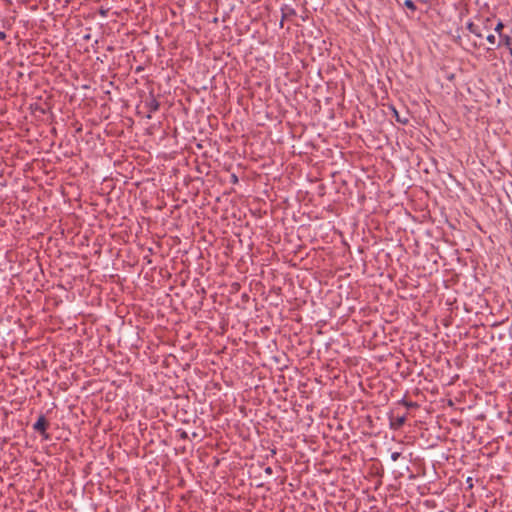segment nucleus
Here are the masks:
<instances>
[{"instance_id": "nucleus-1", "label": "nucleus", "mask_w": 512, "mask_h": 512, "mask_svg": "<svg viewBox=\"0 0 512 512\" xmlns=\"http://www.w3.org/2000/svg\"><path fill=\"white\" fill-rule=\"evenodd\" d=\"M493 21L490 18L481 20L479 23L468 22L467 29L470 33L474 34L477 38L483 39L485 33L492 29Z\"/></svg>"}, {"instance_id": "nucleus-2", "label": "nucleus", "mask_w": 512, "mask_h": 512, "mask_svg": "<svg viewBox=\"0 0 512 512\" xmlns=\"http://www.w3.org/2000/svg\"><path fill=\"white\" fill-rule=\"evenodd\" d=\"M49 427V422L45 418L44 415H40L37 419V421L33 425V429L37 432H39L44 439H48L49 435L47 434L46 430Z\"/></svg>"}, {"instance_id": "nucleus-3", "label": "nucleus", "mask_w": 512, "mask_h": 512, "mask_svg": "<svg viewBox=\"0 0 512 512\" xmlns=\"http://www.w3.org/2000/svg\"><path fill=\"white\" fill-rule=\"evenodd\" d=\"M406 414L402 416L394 417L392 414L389 415V427L392 430H399L406 422Z\"/></svg>"}, {"instance_id": "nucleus-4", "label": "nucleus", "mask_w": 512, "mask_h": 512, "mask_svg": "<svg viewBox=\"0 0 512 512\" xmlns=\"http://www.w3.org/2000/svg\"><path fill=\"white\" fill-rule=\"evenodd\" d=\"M145 106L148 108L150 113H153L159 110L160 103L153 94H150L149 99L145 102Z\"/></svg>"}, {"instance_id": "nucleus-5", "label": "nucleus", "mask_w": 512, "mask_h": 512, "mask_svg": "<svg viewBox=\"0 0 512 512\" xmlns=\"http://www.w3.org/2000/svg\"><path fill=\"white\" fill-rule=\"evenodd\" d=\"M281 12H282V18H281V21H280V26L283 27V22L285 19H288L292 16H295L296 15V11L295 9L285 5L284 7L281 8Z\"/></svg>"}, {"instance_id": "nucleus-6", "label": "nucleus", "mask_w": 512, "mask_h": 512, "mask_svg": "<svg viewBox=\"0 0 512 512\" xmlns=\"http://www.w3.org/2000/svg\"><path fill=\"white\" fill-rule=\"evenodd\" d=\"M500 40L499 42L497 43V47H500V46H506L508 48H510V46L512 45V38L508 35H505V34H500Z\"/></svg>"}, {"instance_id": "nucleus-7", "label": "nucleus", "mask_w": 512, "mask_h": 512, "mask_svg": "<svg viewBox=\"0 0 512 512\" xmlns=\"http://www.w3.org/2000/svg\"><path fill=\"white\" fill-rule=\"evenodd\" d=\"M399 404L405 406L408 409H410V408H418L419 407L417 402L407 401L406 399H401L399 401Z\"/></svg>"}, {"instance_id": "nucleus-8", "label": "nucleus", "mask_w": 512, "mask_h": 512, "mask_svg": "<svg viewBox=\"0 0 512 512\" xmlns=\"http://www.w3.org/2000/svg\"><path fill=\"white\" fill-rule=\"evenodd\" d=\"M404 5L411 11H416L417 7L412 0H405Z\"/></svg>"}, {"instance_id": "nucleus-9", "label": "nucleus", "mask_w": 512, "mask_h": 512, "mask_svg": "<svg viewBox=\"0 0 512 512\" xmlns=\"http://www.w3.org/2000/svg\"><path fill=\"white\" fill-rule=\"evenodd\" d=\"M503 28H504V24H503L501 21H499V22L496 24V26L494 27V30H495V32H497V33H498V35L500 36V34H503V33H502Z\"/></svg>"}, {"instance_id": "nucleus-10", "label": "nucleus", "mask_w": 512, "mask_h": 512, "mask_svg": "<svg viewBox=\"0 0 512 512\" xmlns=\"http://www.w3.org/2000/svg\"><path fill=\"white\" fill-rule=\"evenodd\" d=\"M486 40H487V41H488L492 46L497 45V44H496V38H495V36H494L493 34H487V36H486Z\"/></svg>"}, {"instance_id": "nucleus-11", "label": "nucleus", "mask_w": 512, "mask_h": 512, "mask_svg": "<svg viewBox=\"0 0 512 512\" xmlns=\"http://www.w3.org/2000/svg\"><path fill=\"white\" fill-rule=\"evenodd\" d=\"M179 436H180V438H181L182 440H187V439H188V434H187V432H186V431H184V430H180V431H179Z\"/></svg>"}, {"instance_id": "nucleus-12", "label": "nucleus", "mask_w": 512, "mask_h": 512, "mask_svg": "<svg viewBox=\"0 0 512 512\" xmlns=\"http://www.w3.org/2000/svg\"><path fill=\"white\" fill-rule=\"evenodd\" d=\"M400 456H401L400 452H393L391 454V459H392V461H397L400 458Z\"/></svg>"}, {"instance_id": "nucleus-13", "label": "nucleus", "mask_w": 512, "mask_h": 512, "mask_svg": "<svg viewBox=\"0 0 512 512\" xmlns=\"http://www.w3.org/2000/svg\"><path fill=\"white\" fill-rule=\"evenodd\" d=\"M393 111H394V114L396 116V119H397V122H400V123H403L405 124L407 122V120H401L398 116V112L396 111V109L393 108Z\"/></svg>"}, {"instance_id": "nucleus-14", "label": "nucleus", "mask_w": 512, "mask_h": 512, "mask_svg": "<svg viewBox=\"0 0 512 512\" xmlns=\"http://www.w3.org/2000/svg\"><path fill=\"white\" fill-rule=\"evenodd\" d=\"M265 473L268 474V475H271L273 473V470L271 467H266L265 468Z\"/></svg>"}, {"instance_id": "nucleus-15", "label": "nucleus", "mask_w": 512, "mask_h": 512, "mask_svg": "<svg viewBox=\"0 0 512 512\" xmlns=\"http://www.w3.org/2000/svg\"><path fill=\"white\" fill-rule=\"evenodd\" d=\"M6 39V33L4 31H0V40Z\"/></svg>"}, {"instance_id": "nucleus-16", "label": "nucleus", "mask_w": 512, "mask_h": 512, "mask_svg": "<svg viewBox=\"0 0 512 512\" xmlns=\"http://www.w3.org/2000/svg\"><path fill=\"white\" fill-rule=\"evenodd\" d=\"M232 182H233V183H237V182H238V178H237V176H236V175H234V174L232 175Z\"/></svg>"}, {"instance_id": "nucleus-17", "label": "nucleus", "mask_w": 512, "mask_h": 512, "mask_svg": "<svg viewBox=\"0 0 512 512\" xmlns=\"http://www.w3.org/2000/svg\"><path fill=\"white\" fill-rule=\"evenodd\" d=\"M276 454V449H272L271 450V455H275Z\"/></svg>"}, {"instance_id": "nucleus-18", "label": "nucleus", "mask_w": 512, "mask_h": 512, "mask_svg": "<svg viewBox=\"0 0 512 512\" xmlns=\"http://www.w3.org/2000/svg\"><path fill=\"white\" fill-rule=\"evenodd\" d=\"M509 50H510V54L512 55V47L511 46H510Z\"/></svg>"}, {"instance_id": "nucleus-19", "label": "nucleus", "mask_w": 512, "mask_h": 512, "mask_svg": "<svg viewBox=\"0 0 512 512\" xmlns=\"http://www.w3.org/2000/svg\"><path fill=\"white\" fill-rule=\"evenodd\" d=\"M438 512H445L444 510L438 511Z\"/></svg>"}]
</instances>
